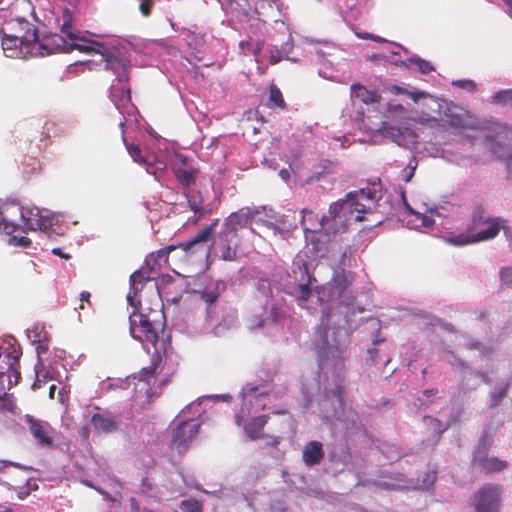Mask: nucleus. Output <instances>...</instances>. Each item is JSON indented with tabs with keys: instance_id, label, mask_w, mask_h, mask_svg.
<instances>
[{
	"instance_id": "nucleus-1",
	"label": "nucleus",
	"mask_w": 512,
	"mask_h": 512,
	"mask_svg": "<svg viewBox=\"0 0 512 512\" xmlns=\"http://www.w3.org/2000/svg\"><path fill=\"white\" fill-rule=\"evenodd\" d=\"M363 308L350 303H339L334 310L323 311L317 330L316 349L319 366V388L322 393L317 401L319 416L335 430L347 434L361 431L358 414L343 401L344 368L349 337L358 323L356 313Z\"/></svg>"
},
{
	"instance_id": "nucleus-2",
	"label": "nucleus",
	"mask_w": 512,
	"mask_h": 512,
	"mask_svg": "<svg viewBox=\"0 0 512 512\" xmlns=\"http://www.w3.org/2000/svg\"><path fill=\"white\" fill-rule=\"evenodd\" d=\"M448 122L456 128L469 129L472 133L458 135L456 149L432 147L429 154L432 157H441L450 163L460 166H469L476 162L472 150L476 146H485V135H494L500 127L499 124L477 118L468 110L460 109L447 114Z\"/></svg>"
},
{
	"instance_id": "nucleus-3",
	"label": "nucleus",
	"mask_w": 512,
	"mask_h": 512,
	"mask_svg": "<svg viewBox=\"0 0 512 512\" xmlns=\"http://www.w3.org/2000/svg\"><path fill=\"white\" fill-rule=\"evenodd\" d=\"M381 197V191L376 184L351 191L345 199L330 205L328 214L321 217L319 226L328 234L341 233L351 221H363L364 214L372 212L375 203Z\"/></svg>"
},
{
	"instance_id": "nucleus-4",
	"label": "nucleus",
	"mask_w": 512,
	"mask_h": 512,
	"mask_svg": "<svg viewBox=\"0 0 512 512\" xmlns=\"http://www.w3.org/2000/svg\"><path fill=\"white\" fill-rule=\"evenodd\" d=\"M501 218H484L480 213L473 216V229L466 233L445 237V241L454 246H464L494 238L503 227Z\"/></svg>"
},
{
	"instance_id": "nucleus-5",
	"label": "nucleus",
	"mask_w": 512,
	"mask_h": 512,
	"mask_svg": "<svg viewBox=\"0 0 512 512\" xmlns=\"http://www.w3.org/2000/svg\"><path fill=\"white\" fill-rule=\"evenodd\" d=\"M22 350L14 339L4 341L0 346V399L6 395L11 385L21 378L19 361Z\"/></svg>"
},
{
	"instance_id": "nucleus-6",
	"label": "nucleus",
	"mask_w": 512,
	"mask_h": 512,
	"mask_svg": "<svg viewBox=\"0 0 512 512\" xmlns=\"http://www.w3.org/2000/svg\"><path fill=\"white\" fill-rule=\"evenodd\" d=\"M23 32L5 33L2 37V49L4 54L9 58L26 59L31 57V42L37 38V29L30 22H20Z\"/></svg>"
},
{
	"instance_id": "nucleus-7",
	"label": "nucleus",
	"mask_w": 512,
	"mask_h": 512,
	"mask_svg": "<svg viewBox=\"0 0 512 512\" xmlns=\"http://www.w3.org/2000/svg\"><path fill=\"white\" fill-rule=\"evenodd\" d=\"M100 62L103 63L105 70H110L116 76L119 87L113 85L111 94L113 97L119 92L120 99L130 100V88L128 87V66L129 61L120 55L118 51L100 52Z\"/></svg>"
},
{
	"instance_id": "nucleus-8",
	"label": "nucleus",
	"mask_w": 512,
	"mask_h": 512,
	"mask_svg": "<svg viewBox=\"0 0 512 512\" xmlns=\"http://www.w3.org/2000/svg\"><path fill=\"white\" fill-rule=\"evenodd\" d=\"M155 314L158 318L164 317L161 311H156ZM161 329V319L151 318V315L143 313H134L130 316L131 336L141 343H149L155 346Z\"/></svg>"
},
{
	"instance_id": "nucleus-9",
	"label": "nucleus",
	"mask_w": 512,
	"mask_h": 512,
	"mask_svg": "<svg viewBox=\"0 0 512 512\" xmlns=\"http://www.w3.org/2000/svg\"><path fill=\"white\" fill-rule=\"evenodd\" d=\"M21 420L23 421V427L29 432L36 445L45 449L55 447L56 431L48 421L30 414H25Z\"/></svg>"
},
{
	"instance_id": "nucleus-10",
	"label": "nucleus",
	"mask_w": 512,
	"mask_h": 512,
	"mask_svg": "<svg viewBox=\"0 0 512 512\" xmlns=\"http://www.w3.org/2000/svg\"><path fill=\"white\" fill-rule=\"evenodd\" d=\"M292 272L294 282L298 288V296L296 298L297 303L302 308H309L307 301L312 295L311 289V275L309 274L307 265L304 261L303 256L297 255L292 263Z\"/></svg>"
},
{
	"instance_id": "nucleus-11",
	"label": "nucleus",
	"mask_w": 512,
	"mask_h": 512,
	"mask_svg": "<svg viewBox=\"0 0 512 512\" xmlns=\"http://www.w3.org/2000/svg\"><path fill=\"white\" fill-rule=\"evenodd\" d=\"M502 488L500 485L487 484L474 495L475 512H499Z\"/></svg>"
},
{
	"instance_id": "nucleus-12",
	"label": "nucleus",
	"mask_w": 512,
	"mask_h": 512,
	"mask_svg": "<svg viewBox=\"0 0 512 512\" xmlns=\"http://www.w3.org/2000/svg\"><path fill=\"white\" fill-rule=\"evenodd\" d=\"M31 57H44L55 53H68L72 51V47L64 37L53 34L43 37L41 40L36 38L31 42Z\"/></svg>"
},
{
	"instance_id": "nucleus-13",
	"label": "nucleus",
	"mask_w": 512,
	"mask_h": 512,
	"mask_svg": "<svg viewBox=\"0 0 512 512\" xmlns=\"http://www.w3.org/2000/svg\"><path fill=\"white\" fill-rule=\"evenodd\" d=\"M217 224L218 220H215L211 225L198 232L193 238L180 243L178 246L169 245L159 249L155 253L156 258L160 259L162 263L167 264L170 252L174 251L176 248H181L185 252H195L198 245L206 243L210 240Z\"/></svg>"
},
{
	"instance_id": "nucleus-14",
	"label": "nucleus",
	"mask_w": 512,
	"mask_h": 512,
	"mask_svg": "<svg viewBox=\"0 0 512 512\" xmlns=\"http://www.w3.org/2000/svg\"><path fill=\"white\" fill-rule=\"evenodd\" d=\"M426 212L429 213V217H433L437 220L434 230L450 229L452 223L462 215V208L456 203L444 201L428 208Z\"/></svg>"
},
{
	"instance_id": "nucleus-15",
	"label": "nucleus",
	"mask_w": 512,
	"mask_h": 512,
	"mask_svg": "<svg viewBox=\"0 0 512 512\" xmlns=\"http://www.w3.org/2000/svg\"><path fill=\"white\" fill-rule=\"evenodd\" d=\"M255 212L249 208H242L237 212L231 213L224 221L221 229V239L230 241L232 238L238 239V231L251 224Z\"/></svg>"
},
{
	"instance_id": "nucleus-16",
	"label": "nucleus",
	"mask_w": 512,
	"mask_h": 512,
	"mask_svg": "<svg viewBox=\"0 0 512 512\" xmlns=\"http://www.w3.org/2000/svg\"><path fill=\"white\" fill-rule=\"evenodd\" d=\"M200 425L194 421H182L171 434V448L179 453L184 452L189 443L198 435Z\"/></svg>"
},
{
	"instance_id": "nucleus-17",
	"label": "nucleus",
	"mask_w": 512,
	"mask_h": 512,
	"mask_svg": "<svg viewBox=\"0 0 512 512\" xmlns=\"http://www.w3.org/2000/svg\"><path fill=\"white\" fill-rule=\"evenodd\" d=\"M380 134L396 143L400 147L413 149L417 143L416 134L409 128L401 129L392 125L384 124L379 129Z\"/></svg>"
},
{
	"instance_id": "nucleus-18",
	"label": "nucleus",
	"mask_w": 512,
	"mask_h": 512,
	"mask_svg": "<svg viewBox=\"0 0 512 512\" xmlns=\"http://www.w3.org/2000/svg\"><path fill=\"white\" fill-rule=\"evenodd\" d=\"M257 289L262 292V294L269 296L271 299V310L274 316L275 321H278L284 314L281 312L282 304L284 301L283 293L286 291L281 289L277 284H271L266 279H260L257 283Z\"/></svg>"
},
{
	"instance_id": "nucleus-19",
	"label": "nucleus",
	"mask_w": 512,
	"mask_h": 512,
	"mask_svg": "<svg viewBox=\"0 0 512 512\" xmlns=\"http://www.w3.org/2000/svg\"><path fill=\"white\" fill-rule=\"evenodd\" d=\"M336 48L334 46L325 43L323 48H319L315 51L316 55L319 59H323L321 62V67L319 68L318 74L320 77L334 81V82H343L345 76L339 74V69L333 67V62L331 60L325 59L327 56H333L332 51H335Z\"/></svg>"
},
{
	"instance_id": "nucleus-20",
	"label": "nucleus",
	"mask_w": 512,
	"mask_h": 512,
	"mask_svg": "<svg viewBox=\"0 0 512 512\" xmlns=\"http://www.w3.org/2000/svg\"><path fill=\"white\" fill-rule=\"evenodd\" d=\"M336 167L337 162L328 159H323L318 163L314 171L305 178H303L300 174L296 173L293 170V181L301 186H303L304 184L312 183L314 181H320L326 176L333 174L336 170Z\"/></svg>"
},
{
	"instance_id": "nucleus-21",
	"label": "nucleus",
	"mask_w": 512,
	"mask_h": 512,
	"mask_svg": "<svg viewBox=\"0 0 512 512\" xmlns=\"http://www.w3.org/2000/svg\"><path fill=\"white\" fill-rule=\"evenodd\" d=\"M403 199V205L405 208V211L408 213V215L411 217L407 221L408 226L412 229H425V230H434L435 224H437V220L433 217H429L425 213L418 212L414 210L409 203L406 201L404 194H402Z\"/></svg>"
},
{
	"instance_id": "nucleus-22",
	"label": "nucleus",
	"mask_w": 512,
	"mask_h": 512,
	"mask_svg": "<svg viewBox=\"0 0 512 512\" xmlns=\"http://www.w3.org/2000/svg\"><path fill=\"white\" fill-rule=\"evenodd\" d=\"M21 218L25 227L28 230H44L50 225V219L42 215L41 211L37 208H22L20 210Z\"/></svg>"
},
{
	"instance_id": "nucleus-23",
	"label": "nucleus",
	"mask_w": 512,
	"mask_h": 512,
	"mask_svg": "<svg viewBox=\"0 0 512 512\" xmlns=\"http://www.w3.org/2000/svg\"><path fill=\"white\" fill-rule=\"evenodd\" d=\"M484 148L490 150L498 158L504 160L508 174L512 176V150L509 147L496 141L495 135H485Z\"/></svg>"
},
{
	"instance_id": "nucleus-24",
	"label": "nucleus",
	"mask_w": 512,
	"mask_h": 512,
	"mask_svg": "<svg viewBox=\"0 0 512 512\" xmlns=\"http://www.w3.org/2000/svg\"><path fill=\"white\" fill-rule=\"evenodd\" d=\"M324 457L323 445L319 441L308 442L302 451V459L307 466H314Z\"/></svg>"
},
{
	"instance_id": "nucleus-25",
	"label": "nucleus",
	"mask_w": 512,
	"mask_h": 512,
	"mask_svg": "<svg viewBox=\"0 0 512 512\" xmlns=\"http://www.w3.org/2000/svg\"><path fill=\"white\" fill-rule=\"evenodd\" d=\"M215 244L220 252V258L224 261H235L237 259L238 239L232 238L230 241L221 239V231L219 232Z\"/></svg>"
},
{
	"instance_id": "nucleus-26",
	"label": "nucleus",
	"mask_w": 512,
	"mask_h": 512,
	"mask_svg": "<svg viewBox=\"0 0 512 512\" xmlns=\"http://www.w3.org/2000/svg\"><path fill=\"white\" fill-rule=\"evenodd\" d=\"M475 461L478 462L480 468L487 474L501 472L508 466L506 461L500 460L496 457L480 458L476 455Z\"/></svg>"
},
{
	"instance_id": "nucleus-27",
	"label": "nucleus",
	"mask_w": 512,
	"mask_h": 512,
	"mask_svg": "<svg viewBox=\"0 0 512 512\" xmlns=\"http://www.w3.org/2000/svg\"><path fill=\"white\" fill-rule=\"evenodd\" d=\"M91 424L97 432L110 433L117 429V422L113 418L100 413L92 415Z\"/></svg>"
},
{
	"instance_id": "nucleus-28",
	"label": "nucleus",
	"mask_w": 512,
	"mask_h": 512,
	"mask_svg": "<svg viewBox=\"0 0 512 512\" xmlns=\"http://www.w3.org/2000/svg\"><path fill=\"white\" fill-rule=\"evenodd\" d=\"M267 423V416L260 415L252 418L249 423L245 426V432L249 439L256 440L263 438L262 433L265 424Z\"/></svg>"
},
{
	"instance_id": "nucleus-29",
	"label": "nucleus",
	"mask_w": 512,
	"mask_h": 512,
	"mask_svg": "<svg viewBox=\"0 0 512 512\" xmlns=\"http://www.w3.org/2000/svg\"><path fill=\"white\" fill-rule=\"evenodd\" d=\"M447 361L453 365V366H460L463 369V376L462 381L465 380L466 375L468 373L475 374L477 377H480L482 381L486 384L490 383V377L486 372L480 371V370H472L466 363H464L461 359H459L456 355L453 353L447 354Z\"/></svg>"
},
{
	"instance_id": "nucleus-30",
	"label": "nucleus",
	"mask_w": 512,
	"mask_h": 512,
	"mask_svg": "<svg viewBox=\"0 0 512 512\" xmlns=\"http://www.w3.org/2000/svg\"><path fill=\"white\" fill-rule=\"evenodd\" d=\"M152 278L151 269H148L147 266H144L131 274L130 283L132 288L135 291H138L143 288L144 283L150 281Z\"/></svg>"
},
{
	"instance_id": "nucleus-31",
	"label": "nucleus",
	"mask_w": 512,
	"mask_h": 512,
	"mask_svg": "<svg viewBox=\"0 0 512 512\" xmlns=\"http://www.w3.org/2000/svg\"><path fill=\"white\" fill-rule=\"evenodd\" d=\"M220 290H219V283L208 285L205 287V289L200 292V298L203 302H205L208 306L207 314L208 317H211V314L213 313L211 309V305L216 302V300L219 298Z\"/></svg>"
},
{
	"instance_id": "nucleus-32",
	"label": "nucleus",
	"mask_w": 512,
	"mask_h": 512,
	"mask_svg": "<svg viewBox=\"0 0 512 512\" xmlns=\"http://www.w3.org/2000/svg\"><path fill=\"white\" fill-rule=\"evenodd\" d=\"M351 97L352 99H357L365 104L376 101L375 93L360 84H353L351 86Z\"/></svg>"
},
{
	"instance_id": "nucleus-33",
	"label": "nucleus",
	"mask_w": 512,
	"mask_h": 512,
	"mask_svg": "<svg viewBox=\"0 0 512 512\" xmlns=\"http://www.w3.org/2000/svg\"><path fill=\"white\" fill-rule=\"evenodd\" d=\"M173 170L175 177L182 185L189 187L195 183L197 170L193 168H174Z\"/></svg>"
},
{
	"instance_id": "nucleus-34",
	"label": "nucleus",
	"mask_w": 512,
	"mask_h": 512,
	"mask_svg": "<svg viewBox=\"0 0 512 512\" xmlns=\"http://www.w3.org/2000/svg\"><path fill=\"white\" fill-rule=\"evenodd\" d=\"M161 357L159 354L153 356L150 366L144 367L139 371V379L149 381L158 374V369L161 364Z\"/></svg>"
},
{
	"instance_id": "nucleus-35",
	"label": "nucleus",
	"mask_w": 512,
	"mask_h": 512,
	"mask_svg": "<svg viewBox=\"0 0 512 512\" xmlns=\"http://www.w3.org/2000/svg\"><path fill=\"white\" fill-rule=\"evenodd\" d=\"M146 166L147 173L153 175L155 179L159 182L163 181L167 165L164 161H149L148 164H144Z\"/></svg>"
},
{
	"instance_id": "nucleus-36",
	"label": "nucleus",
	"mask_w": 512,
	"mask_h": 512,
	"mask_svg": "<svg viewBox=\"0 0 512 512\" xmlns=\"http://www.w3.org/2000/svg\"><path fill=\"white\" fill-rule=\"evenodd\" d=\"M423 420L428 428H430L437 435V438H439L441 434L447 430L452 422L456 421V419L453 418L451 421L443 424L440 420L431 416H425Z\"/></svg>"
},
{
	"instance_id": "nucleus-37",
	"label": "nucleus",
	"mask_w": 512,
	"mask_h": 512,
	"mask_svg": "<svg viewBox=\"0 0 512 512\" xmlns=\"http://www.w3.org/2000/svg\"><path fill=\"white\" fill-rule=\"evenodd\" d=\"M61 32L65 34L69 39L76 40L78 35L73 31L72 15L68 9H65L62 14Z\"/></svg>"
},
{
	"instance_id": "nucleus-38",
	"label": "nucleus",
	"mask_w": 512,
	"mask_h": 512,
	"mask_svg": "<svg viewBox=\"0 0 512 512\" xmlns=\"http://www.w3.org/2000/svg\"><path fill=\"white\" fill-rule=\"evenodd\" d=\"M124 144L127 152L131 156L134 162L144 165L148 164V159L142 155V150L139 145L134 143H128L124 140Z\"/></svg>"
},
{
	"instance_id": "nucleus-39",
	"label": "nucleus",
	"mask_w": 512,
	"mask_h": 512,
	"mask_svg": "<svg viewBox=\"0 0 512 512\" xmlns=\"http://www.w3.org/2000/svg\"><path fill=\"white\" fill-rule=\"evenodd\" d=\"M270 106H276L279 108L285 107V101L279 88L275 84H271L269 88V102Z\"/></svg>"
},
{
	"instance_id": "nucleus-40",
	"label": "nucleus",
	"mask_w": 512,
	"mask_h": 512,
	"mask_svg": "<svg viewBox=\"0 0 512 512\" xmlns=\"http://www.w3.org/2000/svg\"><path fill=\"white\" fill-rule=\"evenodd\" d=\"M28 478L23 477L19 474L5 473V479L2 481V485L8 486L10 489L17 490L22 487V484L27 482Z\"/></svg>"
},
{
	"instance_id": "nucleus-41",
	"label": "nucleus",
	"mask_w": 512,
	"mask_h": 512,
	"mask_svg": "<svg viewBox=\"0 0 512 512\" xmlns=\"http://www.w3.org/2000/svg\"><path fill=\"white\" fill-rule=\"evenodd\" d=\"M403 64H405V66H407V67L416 65L418 70L422 74H428L429 72H431L433 70L432 65L428 61H425L419 57H412V58L408 59L406 62H403Z\"/></svg>"
},
{
	"instance_id": "nucleus-42",
	"label": "nucleus",
	"mask_w": 512,
	"mask_h": 512,
	"mask_svg": "<svg viewBox=\"0 0 512 512\" xmlns=\"http://www.w3.org/2000/svg\"><path fill=\"white\" fill-rule=\"evenodd\" d=\"M493 104H510L512 105V89H504L494 93L491 96Z\"/></svg>"
},
{
	"instance_id": "nucleus-43",
	"label": "nucleus",
	"mask_w": 512,
	"mask_h": 512,
	"mask_svg": "<svg viewBox=\"0 0 512 512\" xmlns=\"http://www.w3.org/2000/svg\"><path fill=\"white\" fill-rule=\"evenodd\" d=\"M435 481H436V472L435 471H427L424 473L423 476L418 478L416 487L418 489L426 490V489H429L430 487H432V485L434 484Z\"/></svg>"
},
{
	"instance_id": "nucleus-44",
	"label": "nucleus",
	"mask_w": 512,
	"mask_h": 512,
	"mask_svg": "<svg viewBox=\"0 0 512 512\" xmlns=\"http://www.w3.org/2000/svg\"><path fill=\"white\" fill-rule=\"evenodd\" d=\"M182 512H203L202 504L198 500H184L180 504Z\"/></svg>"
},
{
	"instance_id": "nucleus-45",
	"label": "nucleus",
	"mask_w": 512,
	"mask_h": 512,
	"mask_svg": "<svg viewBox=\"0 0 512 512\" xmlns=\"http://www.w3.org/2000/svg\"><path fill=\"white\" fill-rule=\"evenodd\" d=\"M506 392H507V385L500 389H495L490 395L489 406L491 408L498 406L499 403L502 401V399L506 396Z\"/></svg>"
},
{
	"instance_id": "nucleus-46",
	"label": "nucleus",
	"mask_w": 512,
	"mask_h": 512,
	"mask_svg": "<svg viewBox=\"0 0 512 512\" xmlns=\"http://www.w3.org/2000/svg\"><path fill=\"white\" fill-rule=\"evenodd\" d=\"M18 226L14 224L11 221H8L4 215L3 212L0 211V230L4 231L6 234L10 235L14 232H16Z\"/></svg>"
},
{
	"instance_id": "nucleus-47",
	"label": "nucleus",
	"mask_w": 512,
	"mask_h": 512,
	"mask_svg": "<svg viewBox=\"0 0 512 512\" xmlns=\"http://www.w3.org/2000/svg\"><path fill=\"white\" fill-rule=\"evenodd\" d=\"M499 276L502 286L512 287V267H503Z\"/></svg>"
},
{
	"instance_id": "nucleus-48",
	"label": "nucleus",
	"mask_w": 512,
	"mask_h": 512,
	"mask_svg": "<svg viewBox=\"0 0 512 512\" xmlns=\"http://www.w3.org/2000/svg\"><path fill=\"white\" fill-rule=\"evenodd\" d=\"M269 62L270 64L274 65L285 59V51L278 49L277 47H272L269 50Z\"/></svg>"
},
{
	"instance_id": "nucleus-49",
	"label": "nucleus",
	"mask_w": 512,
	"mask_h": 512,
	"mask_svg": "<svg viewBox=\"0 0 512 512\" xmlns=\"http://www.w3.org/2000/svg\"><path fill=\"white\" fill-rule=\"evenodd\" d=\"M452 85L459 87L463 90L470 91V92H474L477 90V85L472 80H467V79L455 80L452 82Z\"/></svg>"
},
{
	"instance_id": "nucleus-50",
	"label": "nucleus",
	"mask_w": 512,
	"mask_h": 512,
	"mask_svg": "<svg viewBox=\"0 0 512 512\" xmlns=\"http://www.w3.org/2000/svg\"><path fill=\"white\" fill-rule=\"evenodd\" d=\"M155 2L156 0H140L139 10L141 14L148 17L151 14Z\"/></svg>"
},
{
	"instance_id": "nucleus-51",
	"label": "nucleus",
	"mask_w": 512,
	"mask_h": 512,
	"mask_svg": "<svg viewBox=\"0 0 512 512\" xmlns=\"http://www.w3.org/2000/svg\"><path fill=\"white\" fill-rule=\"evenodd\" d=\"M416 167H417V163L415 162V160H411L408 163L407 167L403 170V175H402V179L405 182H409L412 179Z\"/></svg>"
},
{
	"instance_id": "nucleus-52",
	"label": "nucleus",
	"mask_w": 512,
	"mask_h": 512,
	"mask_svg": "<svg viewBox=\"0 0 512 512\" xmlns=\"http://www.w3.org/2000/svg\"><path fill=\"white\" fill-rule=\"evenodd\" d=\"M162 261L158 258H156L155 253H151L145 260V266H147L148 269H151V272L155 268H160L162 266Z\"/></svg>"
},
{
	"instance_id": "nucleus-53",
	"label": "nucleus",
	"mask_w": 512,
	"mask_h": 512,
	"mask_svg": "<svg viewBox=\"0 0 512 512\" xmlns=\"http://www.w3.org/2000/svg\"><path fill=\"white\" fill-rule=\"evenodd\" d=\"M493 441L492 431L491 428L488 427L484 430L483 435L480 439V445L484 447V449H487Z\"/></svg>"
},
{
	"instance_id": "nucleus-54",
	"label": "nucleus",
	"mask_w": 512,
	"mask_h": 512,
	"mask_svg": "<svg viewBox=\"0 0 512 512\" xmlns=\"http://www.w3.org/2000/svg\"><path fill=\"white\" fill-rule=\"evenodd\" d=\"M69 46L72 47V50L76 49L83 53H92V52H98V50L95 49L93 45H83V44H70Z\"/></svg>"
},
{
	"instance_id": "nucleus-55",
	"label": "nucleus",
	"mask_w": 512,
	"mask_h": 512,
	"mask_svg": "<svg viewBox=\"0 0 512 512\" xmlns=\"http://www.w3.org/2000/svg\"><path fill=\"white\" fill-rule=\"evenodd\" d=\"M188 205L195 213H199L202 210L201 201L194 196L188 197Z\"/></svg>"
},
{
	"instance_id": "nucleus-56",
	"label": "nucleus",
	"mask_w": 512,
	"mask_h": 512,
	"mask_svg": "<svg viewBox=\"0 0 512 512\" xmlns=\"http://www.w3.org/2000/svg\"><path fill=\"white\" fill-rule=\"evenodd\" d=\"M20 22H28L27 20L25 19H14L10 22V31L11 33H20V32H23L24 29L22 30V26L20 25Z\"/></svg>"
},
{
	"instance_id": "nucleus-57",
	"label": "nucleus",
	"mask_w": 512,
	"mask_h": 512,
	"mask_svg": "<svg viewBox=\"0 0 512 512\" xmlns=\"http://www.w3.org/2000/svg\"><path fill=\"white\" fill-rule=\"evenodd\" d=\"M8 467H16V468H18V469H22V470H24V471H28V470H29V468L22 467V466H20L19 464L14 463V462H11V461H0V473H1V472H5V473H7L5 470H6V468H8Z\"/></svg>"
},
{
	"instance_id": "nucleus-58",
	"label": "nucleus",
	"mask_w": 512,
	"mask_h": 512,
	"mask_svg": "<svg viewBox=\"0 0 512 512\" xmlns=\"http://www.w3.org/2000/svg\"><path fill=\"white\" fill-rule=\"evenodd\" d=\"M90 297H91V294L87 291H83L81 294H80V305H79V309L81 310H84L85 309V304L84 302L87 303L88 307L91 308L92 304L90 302Z\"/></svg>"
},
{
	"instance_id": "nucleus-59",
	"label": "nucleus",
	"mask_w": 512,
	"mask_h": 512,
	"mask_svg": "<svg viewBox=\"0 0 512 512\" xmlns=\"http://www.w3.org/2000/svg\"><path fill=\"white\" fill-rule=\"evenodd\" d=\"M12 240L15 241L17 245L22 246V247H29L31 245V240L24 236H22V237L13 236Z\"/></svg>"
},
{
	"instance_id": "nucleus-60",
	"label": "nucleus",
	"mask_w": 512,
	"mask_h": 512,
	"mask_svg": "<svg viewBox=\"0 0 512 512\" xmlns=\"http://www.w3.org/2000/svg\"><path fill=\"white\" fill-rule=\"evenodd\" d=\"M357 36L362 39H371L376 42H386V40L384 38H382L380 36L373 35V34H369V33H365V34L357 33Z\"/></svg>"
},
{
	"instance_id": "nucleus-61",
	"label": "nucleus",
	"mask_w": 512,
	"mask_h": 512,
	"mask_svg": "<svg viewBox=\"0 0 512 512\" xmlns=\"http://www.w3.org/2000/svg\"><path fill=\"white\" fill-rule=\"evenodd\" d=\"M153 489V484L148 478H143L141 482V490L143 493L150 492Z\"/></svg>"
},
{
	"instance_id": "nucleus-62",
	"label": "nucleus",
	"mask_w": 512,
	"mask_h": 512,
	"mask_svg": "<svg viewBox=\"0 0 512 512\" xmlns=\"http://www.w3.org/2000/svg\"><path fill=\"white\" fill-rule=\"evenodd\" d=\"M367 353L369 355V359L372 364L378 363V350L376 348H369L367 350Z\"/></svg>"
},
{
	"instance_id": "nucleus-63",
	"label": "nucleus",
	"mask_w": 512,
	"mask_h": 512,
	"mask_svg": "<svg viewBox=\"0 0 512 512\" xmlns=\"http://www.w3.org/2000/svg\"><path fill=\"white\" fill-rule=\"evenodd\" d=\"M129 505L131 512H141V510L143 509L140 507L138 501L134 497H131L129 499Z\"/></svg>"
},
{
	"instance_id": "nucleus-64",
	"label": "nucleus",
	"mask_w": 512,
	"mask_h": 512,
	"mask_svg": "<svg viewBox=\"0 0 512 512\" xmlns=\"http://www.w3.org/2000/svg\"><path fill=\"white\" fill-rule=\"evenodd\" d=\"M409 95L414 102H418L421 98H425L428 96V94L423 91L410 92Z\"/></svg>"
}]
</instances>
